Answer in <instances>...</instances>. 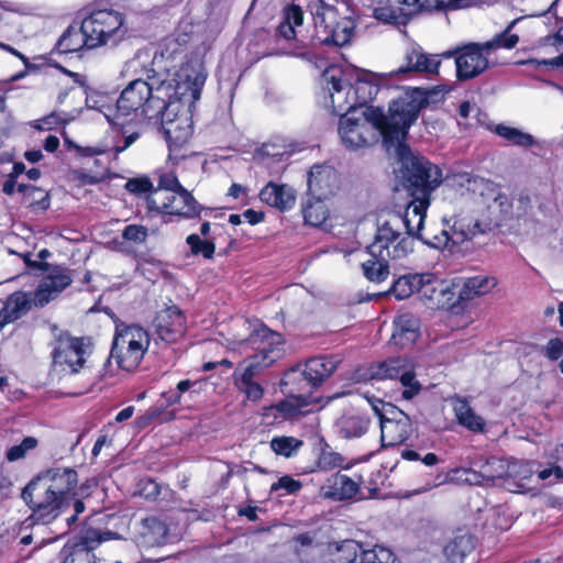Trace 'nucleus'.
<instances>
[{
	"instance_id": "obj_1",
	"label": "nucleus",
	"mask_w": 563,
	"mask_h": 563,
	"mask_svg": "<svg viewBox=\"0 0 563 563\" xmlns=\"http://www.w3.org/2000/svg\"><path fill=\"white\" fill-rule=\"evenodd\" d=\"M428 102L422 89L393 100L387 111L368 106L357 113L343 114L339 123V135L346 148L357 150L374 145L382 137L387 152L399 140L407 139L409 128Z\"/></svg>"
},
{
	"instance_id": "obj_2",
	"label": "nucleus",
	"mask_w": 563,
	"mask_h": 563,
	"mask_svg": "<svg viewBox=\"0 0 563 563\" xmlns=\"http://www.w3.org/2000/svg\"><path fill=\"white\" fill-rule=\"evenodd\" d=\"M78 487V473L73 467H52L41 472L22 489L21 497L32 511V517L44 525L51 523L69 508L66 517L70 528L86 510L84 499L90 494L88 481Z\"/></svg>"
},
{
	"instance_id": "obj_3",
	"label": "nucleus",
	"mask_w": 563,
	"mask_h": 563,
	"mask_svg": "<svg viewBox=\"0 0 563 563\" xmlns=\"http://www.w3.org/2000/svg\"><path fill=\"white\" fill-rule=\"evenodd\" d=\"M313 16L314 32L310 36L298 35L296 26H301L303 12L299 5L291 4L284 9L283 21L277 32L285 40H295L292 54L301 58L310 56L309 47L319 45L343 46L353 36L354 23L347 18H340L338 0H303Z\"/></svg>"
},
{
	"instance_id": "obj_4",
	"label": "nucleus",
	"mask_w": 563,
	"mask_h": 563,
	"mask_svg": "<svg viewBox=\"0 0 563 563\" xmlns=\"http://www.w3.org/2000/svg\"><path fill=\"white\" fill-rule=\"evenodd\" d=\"M429 206V197H412L408 203L404 216L401 217V229L407 230V236L420 239L423 243L434 249H446L450 246L461 245L474 238V232L485 231L488 229L489 222H479L471 227V220L463 214L453 216L450 220H445L449 225L443 229L440 234L429 238L421 231L424 223L427 208Z\"/></svg>"
},
{
	"instance_id": "obj_5",
	"label": "nucleus",
	"mask_w": 563,
	"mask_h": 563,
	"mask_svg": "<svg viewBox=\"0 0 563 563\" xmlns=\"http://www.w3.org/2000/svg\"><path fill=\"white\" fill-rule=\"evenodd\" d=\"M164 88H159V75L152 70L146 79L137 78L129 82L117 101V117L140 113L146 119L161 120L166 137L176 134L169 113L164 111Z\"/></svg>"
},
{
	"instance_id": "obj_6",
	"label": "nucleus",
	"mask_w": 563,
	"mask_h": 563,
	"mask_svg": "<svg viewBox=\"0 0 563 563\" xmlns=\"http://www.w3.org/2000/svg\"><path fill=\"white\" fill-rule=\"evenodd\" d=\"M404 185L412 197H429L430 192L442 183V172L424 157L416 156L406 144V139L391 145Z\"/></svg>"
},
{
	"instance_id": "obj_7",
	"label": "nucleus",
	"mask_w": 563,
	"mask_h": 563,
	"mask_svg": "<svg viewBox=\"0 0 563 563\" xmlns=\"http://www.w3.org/2000/svg\"><path fill=\"white\" fill-rule=\"evenodd\" d=\"M516 21H512L507 29L485 43H470L459 47L455 55L456 77L459 80H470L478 77L489 67V58L493 52L500 47L514 48L519 41L518 35L509 34Z\"/></svg>"
},
{
	"instance_id": "obj_8",
	"label": "nucleus",
	"mask_w": 563,
	"mask_h": 563,
	"mask_svg": "<svg viewBox=\"0 0 563 563\" xmlns=\"http://www.w3.org/2000/svg\"><path fill=\"white\" fill-rule=\"evenodd\" d=\"M459 184L466 187V189L474 195H477L482 199L481 203L485 205L488 210V214L481 219L462 213L471 220V227H474L479 222H489L488 229H485V231L478 230L474 232V236L492 231L509 214L511 201L494 181L479 176L463 174L459 176Z\"/></svg>"
},
{
	"instance_id": "obj_9",
	"label": "nucleus",
	"mask_w": 563,
	"mask_h": 563,
	"mask_svg": "<svg viewBox=\"0 0 563 563\" xmlns=\"http://www.w3.org/2000/svg\"><path fill=\"white\" fill-rule=\"evenodd\" d=\"M340 363L341 358L336 355L311 357L306 362L302 371H292L287 375L285 385L294 386L290 393H297L294 397L298 405H308L314 401L308 394L321 386L335 372Z\"/></svg>"
},
{
	"instance_id": "obj_10",
	"label": "nucleus",
	"mask_w": 563,
	"mask_h": 563,
	"mask_svg": "<svg viewBox=\"0 0 563 563\" xmlns=\"http://www.w3.org/2000/svg\"><path fill=\"white\" fill-rule=\"evenodd\" d=\"M150 346V335L136 324L117 325L110 360H115L118 366L132 371L139 366Z\"/></svg>"
},
{
	"instance_id": "obj_11",
	"label": "nucleus",
	"mask_w": 563,
	"mask_h": 563,
	"mask_svg": "<svg viewBox=\"0 0 563 563\" xmlns=\"http://www.w3.org/2000/svg\"><path fill=\"white\" fill-rule=\"evenodd\" d=\"M401 217L394 213L378 225L374 241L367 246L371 256L401 260L413 250V239L401 233Z\"/></svg>"
},
{
	"instance_id": "obj_12",
	"label": "nucleus",
	"mask_w": 563,
	"mask_h": 563,
	"mask_svg": "<svg viewBox=\"0 0 563 563\" xmlns=\"http://www.w3.org/2000/svg\"><path fill=\"white\" fill-rule=\"evenodd\" d=\"M158 75L159 88H164L166 93L163 96L164 111L168 112V108L173 107L176 101L195 102L199 100L206 81V76L202 73L183 67L174 74L166 71L158 73Z\"/></svg>"
},
{
	"instance_id": "obj_13",
	"label": "nucleus",
	"mask_w": 563,
	"mask_h": 563,
	"mask_svg": "<svg viewBox=\"0 0 563 563\" xmlns=\"http://www.w3.org/2000/svg\"><path fill=\"white\" fill-rule=\"evenodd\" d=\"M82 24L90 47L117 45L128 31L123 15L113 10L93 11L82 20Z\"/></svg>"
},
{
	"instance_id": "obj_14",
	"label": "nucleus",
	"mask_w": 563,
	"mask_h": 563,
	"mask_svg": "<svg viewBox=\"0 0 563 563\" xmlns=\"http://www.w3.org/2000/svg\"><path fill=\"white\" fill-rule=\"evenodd\" d=\"M283 344L284 339L280 333L258 324L245 340L239 343V347L243 352L250 350L254 352L244 362L257 363L262 368H267L282 356Z\"/></svg>"
},
{
	"instance_id": "obj_15",
	"label": "nucleus",
	"mask_w": 563,
	"mask_h": 563,
	"mask_svg": "<svg viewBox=\"0 0 563 563\" xmlns=\"http://www.w3.org/2000/svg\"><path fill=\"white\" fill-rule=\"evenodd\" d=\"M322 86L328 90L332 112L343 114L357 113L353 99L352 81L344 76V70L336 67L327 68L321 77Z\"/></svg>"
},
{
	"instance_id": "obj_16",
	"label": "nucleus",
	"mask_w": 563,
	"mask_h": 563,
	"mask_svg": "<svg viewBox=\"0 0 563 563\" xmlns=\"http://www.w3.org/2000/svg\"><path fill=\"white\" fill-rule=\"evenodd\" d=\"M379 417L380 441L383 446L402 444L409 439L413 429L410 418L391 404H384L382 409L374 407Z\"/></svg>"
},
{
	"instance_id": "obj_17",
	"label": "nucleus",
	"mask_w": 563,
	"mask_h": 563,
	"mask_svg": "<svg viewBox=\"0 0 563 563\" xmlns=\"http://www.w3.org/2000/svg\"><path fill=\"white\" fill-rule=\"evenodd\" d=\"M371 376L377 379H399L404 386L402 398L410 400L419 394L420 383L416 379L412 364L402 357L389 358L372 368Z\"/></svg>"
},
{
	"instance_id": "obj_18",
	"label": "nucleus",
	"mask_w": 563,
	"mask_h": 563,
	"mask_svg": "<svg viewBox=\"0 0 563 563\" xmlns=\"http://www.w3.org/2000/svg\"><path fill=\"white\" fill-rule=\"evenodd\" d=\"M86 349L84 340L60 333L55 341L52 352L53 361L57 365H67L73 373H77L85 363Z\"/></svg>"
},
{
	"instance_id": "obj_19",
	"label": "nucleus",
	"mask_w": 563,
	"mask_h": 563,
	"mask_svg": "<svg viewBox=\"0 0 563 563\" xmlns=\"http://www.w3.org/2000/svg\"><path fill=\"white\" fill-rule=\"evenodd\" d=\"M465 473L467 474L465 478L467 483L489 486L496 479L503 478L508 474V466L505 461L495 456L488 459L478 457L471 463V467Z\"/></svg>"
},
{
	"instance_id": "obj_20",
	"label": "nucleus",
	"mask_w": 563,
	"mask_h": 563,
	"mask_svg": "<svg viewBox=\"0 0 563 563\" xmlns=\"http://www.w3.org/2000/svg\"><path fill=\"white\" fill-rule=\"evenodd\" d=\"M154 325L157 338L165 343L177 342L186 332V319L176 306L162 310Z\"/></svg>"
},
{
	"instance_id": "obj_21",
	"label": "nucleus",
	"mask_w": 563,
	"mask_h": 563,
	"mask_svg": "<svg viewBox=\"0 0 563 563\" xmlns=\"http://www.w3.org/2000/svg\"><path fill=\"white\" fill-rule=\"evenodd\" d=\"M338 172L329 165H316L308 175V195L312 198L327 199L339 188Z\"/></svg>"
},
{
	"instance_id": "obj_22",
	"label": "nucleus",
	"mask_w": 563,
	"mask_h": 563,
	"mask_svg": "<svg viewBox=\"0 0 563 563\" xmlns=\"http://www.w3.org/2000/svg\"><path fill=\"white\" fill-rule=\"evenodd\" d=\"M71 276L67 268L55 266L48 275L40 283L34 292V305L43 307L56 298L66 287L71 284Z\"/></svg>"
},
{
	"instance_id": "obj_23",
	"label": "nucleus",
	"mask_w": 563,
	"mask_h": 563,
	"mask_svg": "<svg viewBox=\"0 0 563 563\" xmlns=\"http://www.w3.org/2000/svg\"><path fill=\"white\" fill-rule=\"evenodd\" d=\"M344 76L352 81L353 99L356 108L364 109L365 104L372 101L379 91L378 76L363 69H346Z\"/></svg>"
},
{
	"instance_id": "obj_24",
	"label": "nucleus",
	"mask_w": 563,
	"mask_h": 563,
	"mask_svg": "<svg viewBox=\"0 0 563 563\" xmlns=\"http://www.w3.org/2000/svg\"><path fill=\"white\" fill-rule=\"evenodd\" d=\"M404 64L395 71L396 75L410 73H438L440 59L437 55L426 54L418 45L409 46L404 55Z\"/></svg>"
},
{
	"instance_id": "obj_25",
	"label": "nucleus",
	"mask_w": 563,
	"mask_h": 563,
	"mask_svg": "<svg viewBox=\"0 0 563 563\" xmlns=\"http://www.w3.org/2000/svg\"><path fill=\"white\" fill-rule=\"evenodd\" d=\"M263 369L257 363L243 362L234 372L235 386L247 400L258 401L263 397V387L254 380V377Z\"/></svg>"
},
{
	"instance_id": "obj_26",
	"label": "nucleus",
	"mask_w": 563,
	"mask_h": 563,
	"mask_svg": "<svg viewBox=\"0 0 563 563\" xmlns=\"http://www.w3.org/2000/svg\"><path fill=\"white\" fill-rule=\"evenodd\" d=\"M369 426L371 419L355 410L343 412L334 423L338 434L346 440L363 437L368 431Z\"/></svg>"
},
{
	"instance_id": "obj_27",
	"label": "nucleus",
	"mask_w": 563,
	"mask_h": 563,
	"mask_svg": "<svg viewBox=\"0 0 563 563\" xmlns=\"http://www.w3.org/2000/svg\"><path fill=\"white\" fill-rule=\"evenodd\" d=\"M420 335V320L410 312L399 314L394 320L391 341L395 345L407 347L412 345Z\"/></svg>"
},
{
	"instance_id": "obj_28",
	"label": "nucleus",
	"mask_w": 563,
	"mask_h": 563,
	"mask_svg": "<svg viewBox=\"0 0 563 563\" xmlns=\"http://www.w3.org/2000/svg\"><path fill=\"white\" fill-rule=\"evenodd\" d=\"M422 277L421 285L418 286L417 292L422 297L432 301L435 306L451 305V295H453L450 285L435 277L433 274H419Z\"/></svg>"
},
{
	"instance_id": "obj_29",
	"label": "nucleus",
	"mask_w": 563,
	"mask_h": 563,
	"mask_svg": "<svg viewBox=\"0 0 563 563\" xmlns=\"http://www.w3.org/2000/svg\"><path fill=\"white\" fill-rule=\"evenodd\" d=\"M168 527L157 517H147L140 522L137 541L142 547H161L167 542Z\"/></svg>"
},
{
	"instance_id": "obj_30",
	"label": "nucleus",
	"mask_w": 563,
	"mask_h": 563,
	"mask_svg": "<svg viewBox=\"0 0 563 563\" xmlns=\"http://www.w3.org/2000/svg\"><path fill=\"white\" fill-rule=\"evenodd\" d=\"M263 202L280 211L292 208L296 201L295 190L287 185L269 181L260 192Z\"/></svg>"
},
{
	"instance_id": "obj_31",
	"label": "nucleus",
	"mask_w": 563,
	"mask_h": 563,
	"mask_svg": "<svg viewBox=\"0 0 563 563\" xmlns=\"http://www.w3.org/2000/svg\"><path fill=\"white\" fill-rule=\"evenodd\" d=\"M34 303V294L16 291L10 295L0 311V328L24 316Z\"/></svg>"
},
{
	"instance_id": "obj_32",
	"label": "nucleus",
	"mask_w": 563,
	"mask_h": 563,
	"mask_svg": "<svg viewBox=\"0 0 563 563\" xmlns=\"http://www.w3.org/2000/svg\"><path fill=\"white\" fill-rule=\"evenodd\" d=\"M358 484L349 476L336 473L322 486L323 496L333 500L350 499L358 492Z\"/></svg>"
},
{
	"instance_id": "obj_33",
	"label": "nucleus",
	"mask_w": 563,
	"mask_h": 563,
	"mask_svg": "<svg viewBox=\"0 0 563 563\" xmlns=\"http://www.w3.org/2000/svg\"><path fill=\"white\" fill-rule=\"evenodd\" d=\"M497 286L494 276L476 275L463 278L462 286L457 294V301H468L476 297L484 296Z\"/></svg>"
},
{
	"instance_id": "obj_34",
	"label": "nucleus",
	"mask_w": 563,
	"mask_h": 563,
	"mask_svg": "<svg viewBox=\"0 0 563 563\" xmlns=\"http://www.w3.org/2000/svg\"><path fill=\"white\" fill-rule=\"evenodd\" d=\"M453 410L459 424L475 433L484 431L485 420L473 410L467 400L456 398Z\"/></svg>"
},
{
	"instance_id": "obj_35",
	"label": "nucleus",
	"mask_w": 563,
	"mask_h": 563,
	"mask_svg": "<svg viewBox=\"0 0 563 563\" xmlns=\"http://www.w3.org/2000/svg\"><path fill=\"white\" fill-rule=\"evenodd\" d=\"M173 210L170 214L194 219L200 217L205 208L194 198V196L185 188L175 191L174 201H172Z\"/></svg>"
},
{
	"instance_id": "obj_36",
	"label": "nucleus",
	"mask_w": 563,
	"mask_h": 563,
	"mask_svg": "<svg viewBox=\"0 0 563 563\" xmlns=\"http://www.w3.org/2000/svg\"><path fill=\"white\" fill-rule=\"evenodd\" d=\"M475 548L474 539L470 534H461L451 540L443 549L450 563H463L465 556Z\"/></svg>"
},
{
	"instance_id": "obj_37",
	"label": "nucleus",
	"mask_w": 563,
	"mask_h": 563,
	"mask_svg": "<svg viewBox=\"0 0 563 563\" xmlns=\"http://www.w3.org/2000/svg\"><path fill=\"white\" fill-rule=\"evenodd\" d=\"M492 131L514 146L529 148L538 144L533 135L503 123L495 125Z\"/></svg>"
},
{
	"instance_id": "obj_38",
	"label": "nucleus",
	"mask_w": 563,
	"mask_h": 563,
	"mask_svg": "<svg viewBox=\"0 0 563 563\" xmlns=\"http://www.w3.org/2000/svg\"><path fill=\"white\" fill-rule=\"evenodd\" d=\"M79 541L71 547H82L87 549L89 552L97 548L100 543L109 540H114L119 538L117 532L111 530H100L91 527H84L79 533ZM66 547H70L67 544Z\"/></svg>"
},
{
	"instance_id": "obj_39",
	"label": "nucleus",
	"mask_w": 563,
	"mask_h": 563,
	"mask_svg": "<svg viewBox=\"0 0 563 563\" xmlns=\"http://www.w3.org/2000/svg\"><path fill=\"white\" fill-rule=\"evenodd\" d=\"M84 47L91 48L82 23L79 29L69 27L58 41V48L62 53H74Z\"/></svg>"
},
{
	"instance_id": "obj_40",
	"label": "nucleus",
	"mask_w": 563,
	"mask_h": 563,
	"mask_svg": "<svg viewBox=\"0 0 563 563\" xmlns=\"http://www.w3.org/2000/svg\"><path fill=\"white\" fill-rule=\"evenodd\" d=\"M323 200L308 195L307 200L302 205V214L306 223L312 227H319L324 223L328 218V209Z\"/></svg>"
},
{
	"instance_id": "obj_41",
	"label": "nucleus",
	"mask_w": 563,
	"mask_h": 563,
	"mask_svg": "<svg viewBox=\"0 0 563 563\" xmlns=\"http://www.w3.org/2000/svg\"><path fill=\"white\" fill-rule=\"evenodd\" d=\"M362 264L364 276L371 282H383L389 274L388 258L380 256H371Z\"/></svg>"
},
{
	"instance_id": "obj_42",
	"label": "nucleus",
	"mask_w": 563,
	"mask_h": 563,
	"mask_svg": "<svg viewBox=\"0 0 563 563\" xmlns=\"http://www.w3.org/2000/svg\"><path fill=\"white\" fill-rule=\"evenodd\" d=\"M175 191L154 189L146 199L147 207L152 211L158 213L170 214L173 210L172 201H174Z\"/></svg>"
},
{
	"instance_id": "obj_43",
	"label": "nucleus",
	"mask_w": 563,
	"mask_h": 563,
	"mask_svg": "<svg viewBox=\"0 0 563 563\" xmlns=\"http://www.w3.org/2000/svg\"><path fill=\"white\" fill-rule=\"evenodd\" d=\"M422 277L419 274H409L399 277L393 285L390 292L397 299H407L412 294L417 292L418 286H420Z\"/></svg>"
},
{
	"instance_id": "obj_44",
	"label": "nucleus",
	"mask_w": 563,
	"mask_h": 563,
	"mask_svg": "<svg viewBox=\"0 0 563 563\" xmlns=\"http://www.w3.org/2000/svg\"><path fill=\"white\" fill-rule=\"evenodd\" d=\"M18 191L23 194L24 202L32 208L46 210L49 207L48 194L38 187L21 184Z\"/></svg>"
},
{
	"instance_id": "obj_45",
	"label": "nucleus",
	"mask_w": 563,
	"mask_h": 563,
	"mask_svg": "<svg viewBox=\"0 0 563 563\" xmlns=\"http://www.w3.org/2000/svg\"><path fill=\"white\" fill-rule=\"evenodd\" d=\"M190 252L194 255H202L205 258L210 260L213 257L216 245L212 241L202 240L198 234H189L186 239Z\"/></svg>"
},
{
	"instance_id": "obj_46",
	"label": "nucleus",
	"mask_w": 563,
	"mask_h": 563,
	"mask_svg": "<svg viewBox=\"0 0 563 563\" xmlns=\"http://www.w3.org/2000/svg\"><path fill=\"white\" fill-rule=\"evenodd\" d=\"M302 445V441L294 437H276L271 441L272 450L278 454L289 457Z\"/></svg>"
},
{
	"instance_id": "obj_47",
	"label": "nucleus",
	"mask_w": 563,
	"mask_h": 563,
	"mask_svg": "<svg viewBox=\"0 0 563 563\" xmlns=\"http://www.w3.org/2000/svg\"><path fill=\"white\" fill-rule=\"evenodd\" d=\"M63 563H95V555L82 547H64Z\"/></svg>"
},
{
	"instance_id": "obj_48",
	"label": "nucleus",
	"mask_w": 563,
	"mask_h": 563,
	"mask_svg": "<svg viewBox=\"0 0 563 563\" xmlns=\"http://www.w3.org/2000/svg\"><path fill=\"white\" fill-rule=\"evenodd\" d=\"M37 439L34 437H26L18 445L11 446L5 454L9 462H15L24 459L27 452L34 450L37 446Z\"/></svg>"
},
{
	"instance_id": "obj_49",
	"label": "nucleus",
	"mask_w": 563,
	"mask_h": 563,
	"mask_svg": "<svg viewBox=\"0 0 563 563\" xmlns=\"http://www.w3.org/2000/svg\"><path fill=\"white\" fill-rule=\"evenodd\" d=\"M122 239L133 245H141L146 242L148 229L141 224H129L122 230Z\"/></svg>"
},
{
	"instance_id": "obj_50",
	"label": "nucleus",
	"mask_w": 563,
	"mask_h": 563,
	"mask_svg": "<svg viewBox=\"0 0 563 563\" xmlns=\"http://www.w3.org/2000/svg\"><path fill=\"white\" fill-rule=\"evenodd\" d=\"M374 18L388 24H399L404 21V15L398 8L378 7L374 9Z\"/></svg>"
},
{
	"instance_id": "obj_51",
	"label": "nucleus",
	"mask_w": 563,
	"mask_h": 563,
	"mask_svg": "<svg viewBox=\"0 0 563 563\" xmlns=\"http://www.w3.org/2000/svg\"><path fill=\"white\" fill-rule=\"evenodd\" d=\"M342 462L343 457L339 453L323 450L317 460V465L320 470L327 471L339 467Z\"/></svg>"
},
{
	"instance_id": "obj_52",
	"label": "nucleus",
	"mask_w": 563,
	"mask_h": 563,
	"mask_svg": "<svg viewBox=\"0 0 563 563\" xmlns=\"http://www.w3.org/2000/svg\"><path fill=\"white\" fill-rule=\"evenodd\" d=\"M399 3L406 5L411 12H433L437 11L435 0H398Z\"/></svg>"
},
{
	"instance_id": "obj_53",
	"label": "nucleus",
	"mask_w": 563,
	"mask_h": 563,
	"mask_svg": "<svg viewBox=\"0 0 563 563\" xmlns=\"http://www.w3.org/2000/svg\"><path fill=\"white\" fill-rule=\"evenodd\" d=\"M301 483L299 481L294 479L290 476H283L276 483H274L271 487L272 492H277L279 489H285L288 494H294L301 488Z\"/></svg>"
},
{
	"instance_id": "obj_54",
	"label": "nucleus",
	"mask_w": 563,
	"mask_h": 563,
	"mask_svg": "<svg viewBox=\"0 0 563 563\" xmlns=\"http://www.w3.org/2000/svg\"><path fill=\"white\" fill-rule=\"evenodd\" d=\"M152 183L148 178H132L125 184V189L132 194L152 192Z\"/></svg>"
},
{
	"instance_id": "obj_55",
	"label": "nucleus",
	"mask_w": 563,
	"mask_h": 563,
	"mask_svg": "<svg viewBox=\"0 0 563 563\" xmlns=\"http://www.w3.org/2000/svg\"><path fill=\"white\" fill-rule=\"evenodd\" d=\"M437 11L459 10L470 8L477 2V0H435Z\"/></svg>"
},
{
	"instance_id": "obj_56",
	"label": "nucleus",
	"mask_w": 563,
	"mask_h": 563,
	"mask_svg": "<svg viewBox=\"0 0 563 563\" xmlns=\"http://www.w3.org/2000/svg\"><path fill=\"white\" fill-rule=\"evenodd\" d=\"M181 188L184 187L180 185L177 177L172 173H167L159 176L158 186L156 189L179 191Z\"/></svg>"
},
{
	"instance_id": "obj_57",
	"label": "nucleus",
	"mask_w": 563,
	"mask_h": 563,
	"mask_svg": "<svg viewBox=\"0 0 563 563\" xmlns=\"http://www.w3.org/2000/svg\"><path fill=\"white\" fill-rule=\"evenodd\" d=\"M543 351L548 358L556 361L563 354V342L559 338H553L548 342Z\"/></svg>"
},
{
	"instance_id": "obj_58",
	"label": "nucleus",
	"mask_w": 563,
	"mask_h": 563,
	"mask_svg": "<svg viewBox=\"0 0 563 563\" xmlns=\"http://www.w3.org/2000/svg\"><path fill=\"white\" fill-rule=\"evenodd\" d=\"M141 495L147 499H155L159 495V486L153 479H145L141 482Z\"/></svg>"
},
{
	"instance_id": "obj_59",
	"label": "nucleus",
	"mask_w": 563,
	"mask_h": 563,
	"mask_svg": "<svg viewBox=\"0 0 563 563\" xmlns=\"http://www.w3.org/2000/svg\"><path fill=\"white\" fill-rule=\"evenodd\" d=\"M122 134H123V144L115 146L117 153H121V152L125 151L140 137L139 131H133L131 133H128L125 130H123Z\"/></svg>"
},
{
	"instance_id": "obj_60",
	"label": "nucleus",
	"mask_w": 563,
	"mask_h": 563,
	"mask_svg": "<svg viewBox=\"0 0 563 563\" xmlns=\"http://www.w3.org/2000/svg\"><path fill=\"white\" fill-rule=\"evenodd\" d=\"M74 146H75V150L77 151V153L84 157L97 156V155H101V154L106 153V148L100 147V146H86V147H82L79 145H74Z\"/></svg>"
},
{
	"instance_id": "obj_61",
	"label": "nucleus",
	"mask_w": 563,
	"mask_h": 563,
	"mask_svg": "<svg viewBox=\"0 0 563 563\" xmlns=\"http://www.w3.org/2000/svg\"><path fill=\"white\" fill-rule=\"evenodd\" d=\"M243 217L251 224H257L264 219V213L252 209H247L243 212Z\"/></svg>"
},
{
	"instance_id": "obj_62",
	"label": "nucleus",
	"mask_w": 563,
	"mask_h": 563,
	"mask_svg": "<svg viewBox=\"0 0 563 563\" xmlns=\"http://www.w3.org/2000/svg\"><path fill=\"white\" fill-rule=\"evenodd\" d=\"M473 112H478V109L474 104H471L468 101L461 103L459 108V114L461 118L467 119Z\"/></svg>"
},
{
	"instance_id": "obj_63",
	"label": "nucleus",
	"mask_w": 563,
	"mask_h": 563,
	"mask_svg": "<svg viewBox=\"0 0 563 563\" xmlns=\"http://www.w3.org/2000/svg\"><path fill=\"white\" fill-rule=\"evenodd\" d=\"M162 397L165 398L166 406H173L180 402L179 393H176V390L163 393Z\"/></svg>"
},
{
	"instance_id": "obj_64",
	"label": "nucleus",
	"mask_w": 563,
	"mask_h": 563,
	"mask_svg": "<svg viewBox=\"0 0 563 563\" xmlns=\"http://www.w3.org/2000/svg\"><path fill=\"white\" fill-rule=\"evenodd\" d=\"M59 146V140L54 136V135H49L46 137L45 142H44V148L47 151V152H55Z\"/></svg>"
}]
</instances>
